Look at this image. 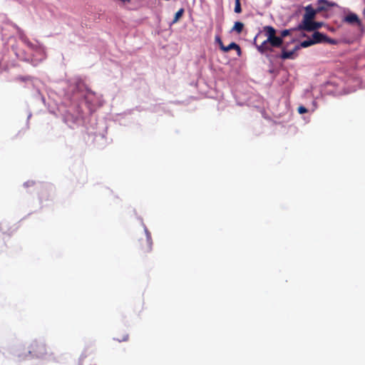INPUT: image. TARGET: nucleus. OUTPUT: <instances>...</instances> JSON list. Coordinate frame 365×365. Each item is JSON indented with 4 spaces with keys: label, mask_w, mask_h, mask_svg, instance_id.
Instances as JSON below:
<instances>
[{
    "label": "nucleus",
    "mask_w": 365,
    "mask_h": 365,
    "mask_svg": "<svg viewBox=\"0 0 365 365\" xmlns=\"http://www.w3.org/2000/svg\"><path fill=\"white\" fill-rule=\"evenodd\" d=\"M263 31L265 32V35L267 36V41H269V43L274 48L281 47L283 41L282 38L276 36V29L272 26H265L263 27Z\"/></svg>",
    "instance_id": "f257e3e1"
},
{
    "label": "nucleus",
    "mask_w": 365,
    "mask_h": 365,
    "mask_svg": "<svg viewBox=\"0 0 365 365\" xmlns=\"http://www.w3.org/2000/svg\"><path fill=\"white\" fill-rule=\"evenodd\" d=\"M259 34H258L254 40V43L256 46L257 51L261 53H264L267 51H272V46L269 43V41H267V39L263 41L260 44H257V39Z\"/></svg>",
    "instance_id": "f03ea898"
},
{
    "label": "nucleus",
    "mask_w": 365,
    "mask_h": 365,
    "mask_svg": "<svg viewBox=\"0 0 365 365\" xmlns=\"http://www.w3.org/2000/svg\"><path fill=\"white\" fill-rule=\"evenodd\" d=\"M31 351H29L30 353H34V354L40 357L46 354V346L41 343H35L31 345Z\"/></svg>",
    "instance_id": "7ed1b4c3"
},
{
    "label": "nucleus",
    "mask_w": 365,
    "mask_h": 365,
    "mask_svg": "<svg viewBox=\"0 0 365 365\" xmlns=\"http://www.w3.org/2000/svg\"><path fill=\"white\" fill-rule=\"evenodd\" d=\"M344 21L351 25H356L359 27L362 26L361 21L359 19V16L354 13H350L346 15L344 19Z\"/></svg>",
    "instance_id": "20e7f679"
},
{
    "label": "nucleus",
    "mask_w": 365,
    "mask_h": 365,
    "mask_svg": "<svg viewBox=\"0 0 365 365\" xmlns=\"http://www.w3.org/2000/svg\"><path fill=\"white\" fill-rule=\"evenodd\" d=\"M305 14L303 16V21L304 20H313L318 13L317 9H314L311 4L307 6L304 8Z\"/></svg>",
    "instance_id": "39448f33"
},
{
    "label": "nucleus",
    "mask_w": 365,
    "mask_h": 365,
    "mask_svg": "<svg viewBox=\"0 0 365 365\" xmlns=\"http://www.w3.org/2000/svg\"><path fill=\"white\" fill-rule=\"evenodd\" d=\"M312 40L314 44L319 43L322 41H329V42H331V43L334 42V41L329 40V38L326 35H324L319 31H314V33L312 34Z\"/></svg>",
    "instance_id": "423d86ee"
},
{
    "label": "nucleus",
    "mask_w": 365,
    "mask_h": 365,
    "mask_svg": "<svg viewBox=\"0 0 365 365\" xmlns=\"http://www.w3.org/2000/svg\"><path fill=\"white\" fill-rule=\"evenodd\" d=\"M140 246L144 253L150 252L152 250V241L149 236L140 240Z\"/></svg>",
    "instance_id": "0eeeda50"
},
{
    "label": "nucleus",
    "mask_w": 365,
    "mask_h": 365,
    "mask_svg": "<svg viewBox=\"0 0 365 365\" xmlns=\"http://www.w3.org/2000/svg\"><path fill=\"white\" fill-rule=\"evenodd\" d=\"M299 49V46H296L293 50L287 51L284 47L282 48L280 58L282 59H293L294 58V53Z\"/></svg>",
    "instance_id": "6e6552de"
},
{
    "label": "nucleus",
    "mask_w": 365,
    "mask_h": 365,
    "mask_svg": "<svg viewBox=\"0 0 365 365\" xmlns=\"http://www.w3.org/2000/svg\"><path fill=\"white\" fill-rule=\"evenodd\" d=\"M298 30H304L307 31H314V21L312 20L302 21V24H299L297 28Z\"/></svg>",
    "instance_id": "1a4fd4ad"
},
{
    "label": "nucleus",
    "mask_w": 365,
    "mask_h": 365,
    "mask_svg": "<svg viewBox=\"0 0 365 365\" xmlns=\"http://www.w3.org/2000/svg\"><path fill=\"white\" fill-rule=\"evenodd\" d=\"M335 5L334 3L329 2L327 0H318L317 10L319 12L326 11L329 7H332Z\"/></svg>",
    "instance_id": "9d476101"
},
{
    "label": "nucleus",
    "mask_w": 365,
    "mask_h": 365,
    "mask_svg": "<svg viewBox=\"0 0 365 365\" xmlns=\"http://www.w3.org/2000/svg\"><path fill=\"white\" fill-rule=\"evenodd\" d=\"M232 49L237 51V55L239 56H241V53H242L241 48H240V46L238 44H237L236 43L232 42L227 46L222 45V49L221 50L222 51H224V52H228V51H230V50H232Z\"/></svg>",
    "instance_id": "9b49d317"
},
{
    "label": "nucleus",
    "mask_w": 365,
    "mask_h": 365,
    "mask_svg": "<svg viewBox=\"0 0 365 365\" xmlns=\"http://www.w3.org/2000/svg\"><path fill=\"white\" fill-rule=\"evenodd\" d=\"M244 28L243 23L240 21H236L232 28V31H236L237 34H241Z\"/></svg>",
    "instance_id": "f8f14e48"
},
{
    "label": "nucleus",
    "mask_w": 365,
    "mask_h": 365,
    "mask_svg": "<svg viewBox=\"0 0 365 365\" xmlns=\"http://www.w3.org/2000/svg\"><path fill=\"white\" fill-rule=\"evenodd\" d=\"M183 14H184V9H180V10H178L175 13V17H174V19L173 21V23H176L177 21H178V20L182 17Z\"/></svg>",
    "instance_id": "ddd939ff"
},
{
    "label": "nucleus",
    "mask_w": 365,
    "mask_h": 365,
    "mask_svg": "<svg viewBox=\"0 0 365 365\" xmlns=\"http://www.w3.org/2000/svg\"><path fill=\"white\" fill-rule=\"evenodd\" d=\"M312 45H314L312 40L309 39V40H306V41L301 42L300 45H299V48L300 47L307 48V47H309Z\"/></svg>",
    "instance_id": "4468645a"
},
{
    "label": "nucleus",
    "mask_w": 365,
    "mask_h": 365,
    "mask_svg": "<svg viewBox=\"0 0 365 365\" xmlns=\"http://www.w3.org/2000/svg\"><path fill=\"white\" fill-rule=\"evenodd\" d=\"M235 12L237 14H240L242 12L240 0H235Z\"/></svg>",
    "instance_id": "2eb2a0df"
},
{
    "label": "nucleus",
    "mask_w": 365,
    "mask_h": 365,
    "mask_svg": "<svg viewBox=\"0 0 365 365\" xmlns=\"http://www.w3.org/2000/svg\"><path fill=\"white\" fill-rule=\"evenodd\" d=\"M128 334H123V336H117L115 338V339L119 342H122V341H126L128 340Z\"/></svg>",
    "instance_id": "dca6fc26"
},
{
    "label": "nucleus",
    "mask_w": 365,
    "mask_h": 365,
    "mask_svg": "<svg viewBox=\"0 0 365 365\" xmlns=\"http://www.w3.org/2000/svg\"><path fill=\"white\" fill-rule=\"evenodd\" d=\"M291 29H284L280 33V38L283 40V38L291 34Z\"/></svg>",
    "instance_id": "f3484780"
},
{
    "label": "nucleus",
    "mask_w": 365,
    "mask_h": 365,
    "mask_svg": "<svg viewBox=\"0 0 365 365\" xmlns=\"http://www.w3.org/2000/svg\"><path fill=\"white\" fill-rule=\"evenodd\" d=\"M307 111H308L307 109L305 107L302 106H299L298 108V112L300 114L306 113H307Z\"/></svg>",
    "instance_id": "a211bd4d"
},
{
    "label": "nucleus",
    "mask_w": 365,
    "mask_h": 365,
    "mask_svg": "<svg viewBox=\"0 0 365 365\" xmlns=\"http://www.w3.org/2000/svg\"><path fill=\"white\" fill-rule=\"evenodd\" d=\"M215 41L219 44L220 49H222V45H224V44L219 36H215Z\"/></svg>",
    "instance_id": "6ab92c4d"
},
{
    "label": "nucleus",
    "mask_w": 365,
    "mask_h": 365,
    "mask_svg": "<svg viewBox=\"0 0 365 365\" xmlns=\"http://www.w3.org/2000/svg\"><path fill=\"white\" fill-rule=\"evenodd\" d=\"M322 26V23L314 21V31L321 28Z\"/></svg>",
    "instance_id": "aec40b11"
}]
</instances>
